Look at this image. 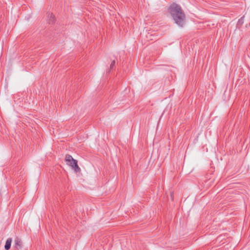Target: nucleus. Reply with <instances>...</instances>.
<instances>
[{"label": "nucleus", "mask_w": 250, "mask_h": 250, "mask_svg": "<svg viewBox=\"0 0 250 250\" xmlns=\"http://www.w3.org/2000/svg\"><path fill=\"white\" fill-rule=\"evenodd\" d=\"M175 22L180 26H183L185 22L186 16L181 7L175 3H172L168 8Z\"/></svg>", "instance_id": "f257e3e1"}, {"label": "nucleus", "mask_w": 250, "mask_h": 250, "mask_svg": "<svg viewBox=\"0 0 250 250\" xmlns=\"http://www.w3.org/2000/svg\"><path fill=\"white\" fill-rule=\"evenodd\" d=\"M65 161L66 164L70 166L75 172H78L81 171V168L78 165L77 161L74 159L71 155H66L65 157Z\"/></svg>", "instance_id": "f03ea898"}, {"label": "nucleus", "mask_w": 250, "mask_h": 250, "mask_svg": "<svg viewBox=\"0 0 250 250\" xmlns=\"http://www.w3.org/2000/svg\"><path fill=\"white\" fill-rule=\"evenodd\" d=\"M15 248L17 249H21L22 247V242L21 240L19 238H16L15 240Z\"/></svg>", "instance_id": "7ed1b4c3"}, {"label": "nucleus", "mask_w": 250, "mask_h": 250, "mask_svg": "<svg viewBox=\"0 0 250 250\" xmlns=\"http://www.w3.org/2000/svg\"><path fill=\"white\" fill-rule=\"evenodd\" d=\"M12 239L11 238H8L5 243L4 248L5 250H9L10 249Z\"/></svg>", "instance_id": "20e7f679"}, {"label": "nucleus", "mask_w": 250, "mask_h": 250, "mask_svg": "<svg viewBox=\"0 0 250 250\" xmlns=\"http://www.w3.org/2000/svg\"><path fill=\"white\" fill-rule=\"evenodd\" d=\"M48 22L50 24L55 22V16L52 13L48 14Z\"/></svg>", "instance_id": "39448f33"}, {"label": "nucleus", "mask_w": 250, "mask_h": 250, "mask_svg": "<svg viewBox=\"0 0 250 250\" xmlns=\"http://www.w3.org/2000/svg\"><path fill=\"white\" fill-rule=\"evenodd\" d=\"M115 60H113L112 62H111V63L110 64V69H113V67L115 66Z\"/></svg>", "instance_id": "423d86ee"}]
</instances>
